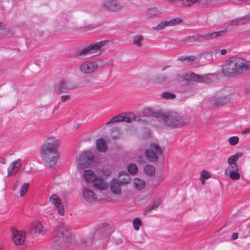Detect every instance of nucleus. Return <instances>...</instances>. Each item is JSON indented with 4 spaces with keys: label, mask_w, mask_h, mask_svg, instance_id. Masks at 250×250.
Returning a JSON list of instances; mask_svg holds the SVG:
<instances>
[{
    "label": "nucleus",
    "mask_w": 250,
    "mask_h": 250,
    "mask_svg": "<svg viewBox=\"0 0 250 250\" xmlns=\"http://www.w3.org/2000/svg\"><path fill=\"white\" fill-rule=\"evenodd\" d=\"M59 144L55 138H49L41 147V156L50 167L56 165L58 161L59 155L57 149Z\"/></svg>",
    "instance_id": "obj_1"
},
{
    "label": "nucleus",
    "mask_w": 250,
    "mask_h": 250,
    "mask_svg": "<svg viewBox=\"0 0 250 250\" xmlns=\"http://www.w3.org/2000/svg\"><path fill=\"white\" fill-rule=\"evenodd\" d=\"M250 68V62L237 57H232L224 65V74L229 77L239 76Z\"/></svg>",
    "instance_id": "obj_2"
},
{
    "label": "nucleus",
    "mask_w": 250,
    "mask_h": 250,
    "mask_svg": "<svg viewBox=\"0 0 250 250\" xmlns=\"http://www.w3.org/2000/svg\"><path fill=\"white\" fill-rule=\"evenodd\" d=\"M56 234L53 238L52 246L57 250H60L63 247H70L74 241V236L67 230L66 226L60 223L56 229Z\"/></svg>",
    "instance_id": "obj_3"
},
{
    "label": "nucleus",
    "mask_w": 250,
    "mask_h": 250,
    "mask_svg": "<svg viewBox=\"0 0 250 250\" xmlns=\"http://www.w3.org/2000/svg\"><path fill=\"white\" fill-rule=\"evenodd\" d=\"M145 113L155 117L159 121L164 122L170 127H181L186 124L183 118L176 112H170L163 113L159 111L153 112L148 110L146 111Z\"/></svg>",
    "instance_id": "obj_4"
},
{
    "label": "nucleus",
    "mask_w": 250,
    "mask_h": 250,
    "mask_svg": "<svg viewBox=\"0 0 250 250\" xmlns=\"http://www.w3.org/2000/svg\"><path fill=\"white\" fill-rule=\"evenodd\" d=\"M227 30H224L217 32L208 33L205 34H196L193 36H187L180 41L181 43L185 46H190L196 42H202L210 40L217 37L225 35Z\"/></svg>",
    "instance_id": "obj_5"
},
{
    "label": "nucleus",
    "mask_w": 250,
    "mask_h": 250,
    "mask_svg": "<svg viewBox=\"0 0 250 250\" xmlns=\"http://www.w3.org/2000/svg\"><path fill=\"white\" fill-rule=\"evenodd\" d=\"M108 42L109 40H104L91 43L77 50L76 56L82 57L89 55H93L94 56L99 55L101 54V48Z\"/></svg>",
    "instance_id": "obj_6"
},
{
    "label": "nucleus",
    "mask_w": 250,
    "mask_h": 250,
    "mask_svg": "<svg viewBox=\"0 0 250 250\" xmlns=\"http://www.w3.org/2000/svg\"><path fill=\"white\" fill-rule=\"evenodd\" d=\"M54 88L56 93L61 94L74 89L76 88V86L72 81L67 80H61L55 83Z\"/></svg>",
    "instance_id": "obj_7"
},
{
    "label": "nucleus",
    "mask_w": 250,
    "mask_h": 250,
    "mask_svg": "<svg viewBox=\"0 0 250 250\" xmlns=\"http://www.w3.org/2000/svg\"><path fill=\"white\" fill-rule=\"evenodd\" d=\"M186 81H191L200 83L208 84L211 83V80L206 75L197 74L193 72H189L184 75Z\"/></svg>",
    "instance_id": "obj_8"
},
{
    "label": "nucleus",
    "mask_w": 250,
    "mask_h": 250,
    "mask_svg": "<svg viewBox=\"0 0 250 250\" xmlns=\"http://www.w3.org/2000/svg\"><path fill=\"white\" fill-rule=\"evenodd\" d=\"M162 154V150L159 146L156 144H151L150 149L146 151V156L147 159L151 162H155L158 160V155Z\"/></svg>",
    "instance_id": "obj_9"
},
{
    "label": "nucleus",
    "mask_w": 250,
    "mask_h": 250,
    "mask_svg": "<svg viewBox=\"0 0 250 250\" xmlns=\"http://www.w3.org/2000/svg\"><path fill=\"white\" fill-rule=\"evenodd\" d=\"M98 68V64L95 62L86 61L82 63L79 67V71L83 74H91Z\"/></svg>",
    "instance_id": "obj_10"
},
{
    "label": "nucleus",
    "mask_w": 250,
    "mask_h": 250,
    "mask_svg": "<svg viewBox=\"0 0 250 250\" xmlns=\"http://www.w3.org/2000/svg\"><path fill=\"white\" fill-rule=\"evenodd\" d=\"M93 158V154L89 151H86L82 153L78 159L80 167L82 168L87 167L92 162Z\"/></svg>",
    "instance_id": "obj_11"
},
{
    "label": "nucleus",
    "mask_w": 250,
    "mask_h": 250,
    "mask_svg": "<svg viewBox=\"0 0 250 250\" xmlns=\"http://www.w3.org/2000/svg\"><path fill=\"white\" fill-rule=\"evenodd\" d=\"M46 231V230L42 226L41 222L38 220H35L32 222L29 229L30 232L36 236L40 234L44 235Z\"/></svg>",
    "instance_id": "obj_12"
},
{
    "label": "nucleus",
    "mask_w": 250,
    "mask_h": 250,
    "mask_svg": "<svg viewBox=\"0 0 250 250\" xmlns=\"http://www.w3.org/2000/svg\"><path fill=\"white\" fill-rule=\"evenodd\" d=\"M102 5L104 8L112 11L120 10L123 7L117 0H104Z\"/></svg>",
    "instance_id": "obj_13"
},
{
    "label": "nucleus",
    "mask_w": 250,
    "mask_h": 250,
    "mask_svg": "<svg viewBox=\"0 0 250 250\" xmlns=\"http://www.w3.org/2000/svg\"><path fill=\"white\" fill-rule=\"evenodd\" d=\"M12 239L16 245L22 244L25 240L26 233L25 231H20L16 229H12Z\"/></svg>",
    "instance_id": "obj_14"
},
{
    "label": "nucleus",
    "mask_w": 250,
    "mask_h": 250,
    "mask_svg": "<svg viewBox=\"0 0 250 250\" xmlns=\"http://www.w3.org/2000/svg\"><path fill=\"white\" fill-rule=\"evenodd\" d=\"M94 233L90 232L86 236L81 239L77 243L81 248H85L92 246L94 239Z\"/></svg>",
    "instance_id": "obj_15"
},
{
    "label": "nucleus",
    "mask_w": 250,
    "mask_h": 250,
    "mask_svg": "<svg viewBox=\"0 0 250 250\" xmlns=\"http://www.w3.org/2000/svg\"><path fill=\"white\" fill-rule=\"evenodd\" d=\"M145 79L147 83H151L156 85L162 84L168 80L167 76L164 74H159L151 78L147 76Z\"/></svg>",
    "instance_id": "obj_16"
},
{
    "label": "nucleus",
    "mask_w": 250,
    "mask_h": 250,
    "mask_svg": "<svg viewBox=\"0 0 250 250\" xmlns=\"http://www.w3.org/2000/svg\"><path fill=\"white\" fill-rule=\"evenodd\" d=\"M50 201L55 205L60 215H63L64 213V209L61 199L56 195L53 194L50 196Z\"/></svg>",
    "instance_id": "obj_17"
},
{
    "label": "nucleus",
    "mask_w": 250,
    "mask_h": 250,
    "mask_svg": "<svg viewBox=\"0 0 250 250\" xmlns=\"http://www.w3.org/2000/svg\"><path fill=\"white\" fill-rule=\"evenodd\" d=\"M124 122L128 123H132L133 122H138L140 123H146L148 122L145 119H143L139 117L135 116L134 114L129 113L126 115L124 116Z\"/></svg>",
    "instance_id": "obj_18"
},
{
    "label": "nucleus",
    "mask_w": 250,
    "mask_h": 250,
    "mask_svg": "<svg viewBox=\"0 0 250 250\" xmlns=\"http://www.w3.org/2000/svg\"><path fill=\"white\" fill-rule=\"evenodd\" d=\"M83 197L88 203L94 202L97 198L96 195L92 191L84 188L83 192Z\"/></svg>",
    "instance_id": "obj_19"
},
{
    "label": "nucleus",
    "mask_w": 250,
    "mask_h": 250,
    "mask_svg": "<svg viewBox=\"0 0 250 250\" xmlns=\"http://www.w3.org/2000/svg\"><path fill=\"white\" fill-rule=\"evenodd\" d=\"M121 183L117 179H113L110 185L111 191L115 194L121 193Z\"/></svg>",
    "instance_id": "obj_20"
},
{
    "label": "nucleus",
    "mask_w": 250,
    "mask_h": 250,
    "mask_svg": "<svg viewBox=\"0 0 250 250\" xmlns=\"http://www.w3.org/2000/svg\"><path fill=\"white\" fill-rule=\"evenodd\" d=\"M93 182L94 187L97 189L102 190L108 188L107 184L102 178H96Z\"/></svg>",
    "instance_id": "obj_21"
},
{
    "label": "nucleus",
    "mask_w": 250,
    "mask_h": 250,
    "mask_svg": "<svg viewBox=\"0 0 250 250\" xmlns=\"http://www.w3.org/2000/svg\"><path fill=\"white\" fill-rule=\"evenodd\" d=\"M21 164L20 160L14 161L8 168V173L10 175L15 174L21 167Z\"/></svg>",
    "instance_id": "obj_22"
},
{
    "label": "nucleus",
    "mask_w": 250,
    "mask_h": 250,
    "mask_svg": "<svg viewBox=\"0 0 250 250\" xmlns=\"http://www.w3.org/2000/svg\"><path fill=\"white\" fill-rule=\"evenodd\" d=\"M96 148L100 152H105L107 150V146L105 140L101 138L96 141Z\"/></svg>",
    "instance_id": "obj_23"
},
{
    "label": "nucleus",
    "mask_w": 250,
    "mask_h": 250,
    "mask_svg": "<svg viewBox=\"0 0 250 250\" xmlns=\"http://www.w3.org/2000/svg\"><path fill=\"white\" fill-rule=\"evenodd\" d=\"M213 103L215 105H223L229 102V99L227 97L213 98Z\"/></svg>",
    "instance_id": "obj_24"
},
{
    "label": "nucleus",
    "mask_w": 250,
    "mask_h": 250,
    "mask_svg": "<svg viewBox=\"0 0 250 250\" xmlns=\"http://www.w3.org/2000/svg\"><path fill=\"white\" fill-rule=\"evenodd\" d=\"M83 176L86 181L88 182H93L96 178L94 172L91 170H84Z\"/></svg>",
    "instance_id": "obj_25"
},
{
    "label": "nucleus",
    "mask_w": 250,
    "mask_h": 250,
    "mask_svg": "<svg viewBox=\"0 0 250 250\" xmlns=\"http://www.w3.org/2000/svg\"><path fill=\"white\" fill-rule=\"evenodd\" d=\"M144 40V37L142 35L135 36L132 40V43L138 48H141L143 46L142 42Z\"/></svg>",
    "instance_id": "obj_26"
},
{
    "label": "nucleus",
    "mask_w": 250,
    "mask_h": 250,
    "mask_svg": "<svg viewBox=\"0 0 250 250\" xmlns=\"http://www.w3.org/2000/svg\"><path fill=\"white\" fill-rule=\"evenodd\" d=\"M243 155L242 152H237L235 155L230 156L228 159V162L229 165L235 164L238 159Z\"/></svg>",
    "instance_id": "obj_27"
},
{
    "label": "nucleus",
    "mask_w": 250,
    "mask_h": 250,
    "mask_svg": "<svg viewBox=\"0 0 250 250\" xmlns=\"http://www.w3.org/2000/svg\"><path fill=\"white\" fill-rule=\"evenodd\" d=\"M198 91L197 84L192 82H188L187 85V92L195 94Z\"/></svg>",
    "instance_id": "obj_28"
},
{
    "label": "nucleus",
    "mask_w": 250,
    "mask_h": 250,
    "mask_svg": "<svg viewBox=\"0 0 250 250\" xmlns=\"http://www.w3.org/2000/svg\"><path fill=\"white\" fill-rule=\"evenodd\" d=\"M133 182L135 188H136L137 190H141L145 188V182L139 178L134 179Z\"/></svg>",
    "instance_id": "obj_29"
},
{
    "label": "nucleus",
    "mask_w": 250,
    "mask_h": 250,
    "mask_svg": "<svg viewBox=\"0 0 250 250\" xmlns=\"http://www.w3.org/2000/svg\"><path fill=\"white\" fill-rule=\"evenodd\" d=\"M243 20H250V15L233 20L230 21V24L232 26L237 25Z\"/></svg>",
    "instance_id": "obj_30"
},
{
    "label": "nucleus",
    "mask_w": 250,
    "mask_h": 250,
    "mask_svg": "<svg viewBox=\"0 0 250 250\" xmlns=\"http://www.w3.org/2000/svg\"><path fill=\"white\" fill-rule=\"evenodd\" d=\"M144 171L146 175L152 176L155 173V168L153 166L146 165L144 167Z\"/></svg>",
    "instance_id": "obj_31"
},
{
    "label": "nucleus",
    "mask_w": 250,
    "mask_h": 250,
    "mask_svg": "<svg viewBox=\"0 0 250 250\" xmlns=\"http://www.w3.org/2000/svg\"><path fill=\"white\" fill-rule=\"evenodd\" d=\"M127 170L131 174L134 175L138 172V167L135 164L131 163L128 166Z\"/></svg>",
    "instance_id": "obj_32"
},
{
    "label": "nucleus",
    "mask_w": 250,
    "mask_h": 250,
    "mask_svg": "<svg viewBox=\"0 0 250 250\" xmlns=\"http://www.w3.org/2000/svg\"><path fill=\"white\" fill-rule=\"evenodd\" d=\"M168 26L167 21H162L157 26H154L152 29L154 30H161Z\"/></svg>",
    "instance_id": "obj_33"
},
{
    "label": "nucleus",
    "mask_w": 250,
    "mask_h": 250,
    "mask_svg": "<svg viewBox=\"0 0 250 250\" xmlns=\"http://www.w3.org/2000/svg\"><path fill=\"white\" fill-rule=\"evenodd\" d=\"M147 15L150 17L157 16L158 15V11L157 8H151L148 9L147 11Z\"/></svg>",
    "instance_id": "obj_34"
},
{
    "label": "nucleus",
    "mask_w": 250,
    "mask_h": 250,
    "mask_svg": "<svg viewBox=\"0 0 250 250\" xmlns=\"http://www.w3.org/2000/svg\"><path fill=\"white\" fill-rule=\"evenodd\" d=\"M161 203V201L158 200L155 202H154L151 207H150L148 209L146 210V213H149L152 210L156 209L159 206L160 204Z\"/></svg>",
    "instance_id": "obj_35"
},
{
    "label": "nucleus",
    "mask_w": 250,
    "mask_h": 250,
    "mask_svg": "<svg viewBox=\"0 0 250 250\" xmlns=\"http://www.w3.org/2000/svg\"><path fill=\"white\" fill-rule=\"evenodd\" d=\"M142 225V222L139 218H136L133 220V228L136 230H138L139 229V226Z\"/></svg>",
    "instance_id": "obj_36"
},
{
    "label": "nucleus",
    "mask_w": 250,
    "mask_h": 250,
    "mask_svg": "<svg viewBox=\"0 0 250 250\" xmlns=\"http://www.w3.org/2000/svg\"><path fill=\"white\" fill-rule=\"evenodd\" d=\"M161 96L163 98L167 100L173 99H174L176 97L174 94L168 92L163 93Z\"/></svg>",
    "instance_id": "obj_37"
},
{
    "label": "nucleus",
    "mask_w": 250,
    "mask_h": 250,
    "mask_svg": "<svg viewBox=\"0 0 250 250\" xmlns=\"http://www.w3.org/2000/svg\"><path fill=\"white\" fill-rule=\"evenodd\" d=\"M29 188L28 183H24L20 189V194L21 197H23L27 192Z\"/></svg>",
    "instance_id": "obj_38"
},
{
    "label": "nucleus",
    "mask_w": 250,
    "mask_h": 250,
    "mask_svg": "<svg viewBox=\"0 0 250 250\" xmlns=\"http://www.w3.org/2000/svg\"><path fill=\"white\" fill-rule=\"evenodd\" d=\"M229 176L232 180H236L240 178V174L238 171L230 170L229 172Z\"/></svg>",
    "instance_id": "obj_39"
},
{
    "label": "nucleus",
    "mask_w": 250,
    "mask_h": 250,
    "mask_svg": "<svg viewBox=\"0 0 250 250\" xmlns=\"http://www.w3.org/2000/svg\"><path fill=\"white\" fill-rule=\"evenodd\" d=\"M183 20L180 18H175L167 21L168 26L175 25L182 22Z\"/></svg>",
    "instance_id": "obj_40"
},
{
    "label": "nucleus",
    "mask_w": 250,
    "mask_h": 250,
    "mask_svg": "<svg viewBox=\"0 0 250 250\" xmlns=\"http://www.w3.org/2000/svg\"><path fill=\"white\" fill-rule=\"evenodd\" d=\"M183 20L180 18H175L167 21L168 26L175 25L182 22Z\"/></svg>",
    "instance_id": "obj_41"
},
{
    "label": "nucleus",
    "mask_w": 250,
    "mask_h": 250,
    "mask_svg": "<svg viewBox=\"0 0 250 250\" xmlns=\"http://www.w3.org/2000/svg\"><path fill=\"white\" fill-rule=\"evenodd\" d=\"M239 138L237 136H232L229 138V142L230 145L235 146L239 142Z\"/></svg>",
    "instance_id": "obj_42"
},
{
    "label": "nucleus",
    "mask_w": 250,
    "mask_h": 250,
    "mask_svg": "<svg viewBox=\"0 0 250 250\" xmlns=\"http://www.w3.org/2000/svg\"><path fill=\"white\" fill-rule=\"evenodd\" d=\"M130 181V178L128 175H126L125 177L123 178L120 182L121 185L127 184Z\"/></svg>",
    "instance_id": "obj_43"
},
{
    "label": "nucleus",
    "mask_w": 250,
    "mask_h": 250,
    "mask_svg": "<svg viewBox=\"0 0 250 250\" xmlns=\"http://www.w3.org/2000/svg\"><path fill=\"white\" fill-rule=\"evenodd\" d=\"M201 175L202 178L204 179L205 180L208 179L210 177L209 173L205 170L201 171Z\"/></svg>",
    "instance_id": "obj_44"
},
{
    "label": "nucleus",
    "mask_w": 250,
    "mask_h": 250,
    "mask_svg": "<svg viewBox=\"0 0 250 250\" xmlns=\"http://www.w3.org/2000/svg\"><path fill=\"white\" fill-rule=\"evenodd\" d=\"M212 52H206L204 53L203 55L206 59L208 60H211L212 59Z\"/></svg>",
    "instance_id": "obj_45"
},
{
    "label": "nucleus",
    "mask_w": 250,
    "mask_h": 250,
    "mask_svg": "<svg viewBox=\"0 0 250 250\" xmlns=\"http://www.w3.org/2000/svg\"><path fill=\"white\" fill-rule=\"evenodd\" d=\"M187 59V62H192L194 61H195L197 59V57L196 56L191 55V56H186Z\"/></svg>",
    "instance_id": "obj_46"
},
{
    "label": "nucleus",
    "mask_w": 250,
    "mask_h": 250,
    "mask_svg": "<svg viewBox=\"0 0 250 250\" xmlns=\"http://www.w3.org/2000/svg\"><path fill=\"white\" fill-rule=\"evenodd\" d=\"M71 98L69 95H62L61 97V100L62 102H65L67 100H69Z\"/></svg>",
    "instance_id": "obj_47"
},
{
    "label": "nucleus",
    "mask_w": 250,
    "mask_h": 250,
    "mask_svg": "<svg viewBox=\"0 0 250 250\" xmlns=\"http://www.w3.org/2000/svg\"><path fill=\"white\" fill-rule=\"evenodd\" d=\"M115 117L117 118L116 120H117V122H124V120H125L124 119V116H122L121 114L115 116Z\"/></svg>",
    "instance_id": "obj_48"
},
{
    "label": "nucleus",
    "mask_w": 250,
    "mask_h": 250,
    "mask_svg": "<svg viewBox=\"0 0 250 250\" xmlns=\"http://www.w3.org/2000/svg\"><path fill=\"white\" fill-rule=\"evenodd\" d=\"M230 165V167L232 168L231 170L238 171V165L236 163L234 164H231V165Z\"/></svg>",
    "instance_id": "obj_49"
},
{
    "label": "nucleus",
    "mask_w": 250,
    "mask_h": 250,
    "mask_svg": "<svg viewBox=\"0 0 250 250\" xmlns=\"http://www.w3.org/2000/svg\"><path fill=\"white\" fill-rule=\"evenodd\" d=\"M116 118H116L115 116L113 117L108 122H107L106 123V125H108L109 124L117 123V121Z\"/></svg>",
    "instance_id": "obj_50"
},
{
    "label": "nucleus",
    "mask_w": 250,
    "mask_h": 250,
    "mask_svg": "<svg viewBox=\"0 0 250 250\" xmlns=\"http://www.w3.org/2000/svg\"><path fill=\"white\" fill-rule=\"evenodd\" d=\"M238 233H233L231 236L232 240H235L238 238Z\"/></svg>",
    "instance_id": "obj_51"
},
{
    "label": "nucleus",
    "mask_w": 250,
    "mask_h": 250,
    "mask_svg": "<svg viewBox=\"0 0 250 250\" xmlns=\"http://www.w3.org/2000/svg\"><path fill=\"white\" fill-rule=\"evenodd\" d=\"M178 60L182 62L187 61L186 56L179 57Z\"/></svg>",
    "instance_id": "obj_52"
},
{
    "label": "nucleus",
    "mask_w": 250,
    "mask_h": 250,
    "mask_svg": "<svg viewBox=\"0 0 250 250\" xmlns=\"http://www.w3.org/2000/svg\"><path fill=\"white\" fill-rule=\"evenodd\" d=\"M250 132V126L245 128L242 132L243 134H247Z\"/></svg>",
    "instance_id": "obj_53"
},
{
    "label": "nucleus",
    "mask_w": 250,
    "mask_h": 250,
    "mask_svg": "<svg viewBox=\"0 0 250 250\" xmlns=\"http://www.w3.org/2000/svg\"><path fill=\"white\" fill-rule=\"evenodd\" d=\"M6 160L5 158H0V162L2 164H5L6 163Z\"/></svg>",
    "instance_id": "obj_54"
},
{
    "label": "nucleus",
    "mask_w": 250,
    "mask_h": 250,
    "mask_svg": "<svg viewBox=\"0 0 250 250\" xmlns=\"http://www.w3.org/2000/svg\"><path fill=\"white\" fill-rule=\"evenodd\" d=\"M221 53L222 55H224L227 53V50L225 49H223L221 50Z\"/></svg>",
    "instance_id": "obj_55"
},
{
    "label": "nucleus",
    "mask_w": 250,
    "mask_h": 250,
    "mask_svg": "<svg viewBox=\"0 0 250 250\" xmlns=\"http://www.w3.org/2000/svg\"><path fill=\"white\" fill-rule=\"evenodd\" d=\"M18 183H19V181H17L16 183L14 185V186L13 187V190H15L16 189V188H18Z\"/></svg>",
    "instance_id": "obj_56"
},
{
    "label": "nucleus",
    "mask_w": 250,
    "mask_h": 250,
    "mask_svg": "<svg viewBox=\"0 0 250 250\" xmlns=\"http://www.w3.org/2000/svg\"><path fill=\"white\" fill-rule=\"evenodd\" d=\"M205 180H205L204 179H202V182H202V184L203 185H204V184H205Z\"/></svg>",
    "instance_id": "obj_57"
},
{
    "label": "nucleus",
    "mask_w": 250,
    "mask_h": 250,
    "mask_svg": "<svg viewBox=\"0 0 250 250\" xmlns=\"http://www.w3.org/2000/svg\"><path fill=\"white\" fill-rule=\"evenodd\" d=\"M3 250V246H2V245L0 243V250Z\"/></svg>",
    "instance_id": "obj_58"
},
{
    "label": "nucleus",
    "mask_w": 250,
    "mask_h": 250,
    "mask_svg": "<svg viewBox=\"0 0 250 250\" xmlns=\"http://www.w3.org/2000/svg\"><path fill=\"white\" fill-rule=\"evenodd\" d=\"M103 232V233H104L106 232V230L105 229H103L102 230H101V232Z\"/></svg>",
    "instance_id": "obj_59"
},
{
    "label": "nucleus",
    "mask_w": 250,
    "mask_h": 250,
    "mask_svg": "<svg viewBox=\"0 0 250 250\" xmlns=\"http://www.w3.org/2000/svg\"><path fill=\"white\" fill-rule=\"evenodd\" d=\"M167 66H166V67H164L163 69H162V71H164L167 68Z\"/></svg>",
    "instance_id": "obj_60"
},
{
    "label": "nucleus",
    "mask_w": 250,
    "mask_h": 250,
    "mask_svg": "<svg viewBox=\"0 0 250 250\" xmlns=\"http://www.w3.org/2000/svg\"><path fill=\"white\" fill-rule=\"evenodd\" d=\"M240 1H247V0H239Z\"/></svg>",
    "instance_id": "obj_61"
},
{
    "label": "nucleus",
    "mask_w": 250,
    "mask_h": 250,
    "mask_svg": "<svg viewBox=\"0 0 250 250\" xmlns=\"http://www.w3.org/2000/svg\"><path fill=\"white\" fill-rule=\"evenodd\" d=\"M1 22L0 21V28H1Z\"/></svg>",
    "instance_id": "obj_62"
},
{
    "label": "nucleus",
    "mask_w": 250,
    "mask_h": 250,
    "mask_svg": "<svg viewBox=\"0 0 250 250\" xmlns=\"http://www.w3.org/2000/svg\"><path fill=\"white\" fill-rule=\"evenodd\" d=\"M123 173H125V172H121L120 173V175H122Z\"/></svg>",
    "instance_id": "obj_63"
}]
</instances>
